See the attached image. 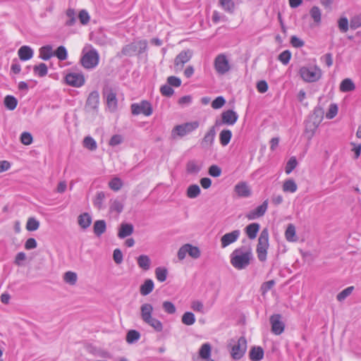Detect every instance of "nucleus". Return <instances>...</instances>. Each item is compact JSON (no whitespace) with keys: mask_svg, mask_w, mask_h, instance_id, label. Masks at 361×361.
Here are the masks:
<instances>
[{"mask_svg":"<svg viewBox=\"0 0 361 361\" xmlns=\"http://www.w3.org/2000/svg\"><path fill=\"white\" fill-rule=\"evenodd\" d=\"M253 257L252 249L250 247L241 246L235 249L230 255L231 265L238 270L247 267Z\"/></svg>","mask_w":361,"mask_h":361,"instance_id":"f257e3e1","label":"nucleus"},{"mask_svg":"<svg viewBox=\"0 0 361 361\" xmlns=\"http://www.w3.org/2000/svg\"><path fill=\"white\" fill-rule=\"evenodd\" d=\"M154 308L149 303H144L140 306V317L144 323L149 325L157 332L163 330V324L161 321L153 317Z\"/></svg>","mask_w":361,"mask_h":361,"instance_id":"f03ea898","label":"nucleus"},{"mask_svg":"<svg viewBox=\"0 0 361 361\" xmlns=\"http://www.w3.org/2000/svg\"><path fill=\"white\" fill-rule=\"evenodd\" d=\"M269 230L265 228L260 233L256 247L257 258L262 262L267 260L268 249L269 247Z\"/></svg>","mask_w":361,"mask_h":361,"instance_id":"7ed1b4c3","label":"nucleus"},{"mask_svg":"<svg viewBox=\"0 0 361 361\" xmlns=\"http://www.w3.org/2000/svg\"><path fill=\"white\" fill-rule=\"evenodd\" d=\"M200 126L198 121L186 122L180 125L176 126L171 130V137L173 139L183 137L197 129Z\"/></svg>","mask_w":361,"mask_h":361,"instance_id":"20e7f679","label":"nucleus"},{"mask_svg":"<svg viewBox=\"0 0 361 361\" xmlns=\"http://www.w3.org/2000/svg\"><path fill=\"white\" fill-rule=\"evenodd\" d=\"M299 73L302 80L307 82L318 81L322 75V70L317 66H302L300 68Z\"/></svg>","mask_w":361,"mask_h":361,"instance_id":"39448f33","label":"nucleus"},{"mask_svg":"<svg viewBox=\"0 0 361 361\" xmlns=\"http://www.w3.org/2000/svg\"><path fill=\"white\" fill-rule=\"evenodd\" d=\"M99 61V55L94 49H91L83 54L80 59L82 66L86 69H93L97 66Z\"/></svg>","mask_w":361,"mask_h":361,"instance_id":"423d86ee","label":"nucleus"},{"mask_svg":"<svg viewBox=\"0 0 361 361\" xmlns=\"http://www.w3.org/2000/svg\"><path fill=\"white\" fill-rule=\"evenodd\" d=\"M104 96L106 97V105L111 111H114L118 105L116 91L111 86L106 85L103 90Z\"/></svg>","mask_w":361,"mask_h":361,"instance_id":"0eeeda50","label":"nucleus"},{"mask_svg":"<svg viewBox=\"0 0 361 361\" xmlns=\"http://www.w3.org/2000/svg\"><path fill=\"white\" fill-rule=\"evenodd\" d=\"M247 350V341L244 337H240L237 342H235L231 350V355L235 360L240 359Z\"/></svg>","mask_w":361,"mask_h":361,"instance_id":"6e6552de","label":"nucleus"},{"mask_svg":"<svg viewBox=\"0 0 361 361\" xmlns=\"http://www.w3.org/2000/svg\"><path fill=\"white\" fill-rule=\"evenodd\" d=\"M147 47L145 40H140L130 43L123 48L122 52L124 55H133L135 53L144 52Z\"/></svg>","mask_w":361,"mask_h":361,"instance_id":"1a4fd4ad","label":"nucleus"},{"mask_svg":"<svg viewBox=\"0 0 361 361\" xmlns=\"http://www.w3.org/2000/svg\"><path fill=\"white\" fill-rule=\"evenodd\" d=\"M130 108L133 115L143 114L146 116H149L152 115L153 112L151 104L146 100H143L140 103H134L131 104Z\"/></svg>","mask_w":361,"mask_h":361,"instance_id":"9d476101","label":"nucleus"},{"mask_svg":"<svg viewBox=\"0 0 361 361\" xmlns=\"http://www.w3.org/2000/svg\"><path fill=\"white\" fill-rule=\"evenodd\" d=\"M192 56V51L190 49L180 51L174 59V71L176 73L181 71L184 65L188 63Z\"/></svg>","mask_w":361,"mask_h":361,"instance_id":"9b49d317","label":"nucleus"},{"mask_svg":"<svg viewBox=\"0 0 361 361\" xmlns=\"http://www.w3.org/2000/svg\"><path fill=\"white\" fill-rule=\"evenodd\" d=\"M214 66L216 73L219 75H224L229 71L231 67L226 55L219 54L214 59Z\"/></svg>","mask_w":361,"mask_h":361,"instance_id":"f8f14e48","label":"nucleus"},{"mask_svg":"<svg viewBox=\"0 0 361 361\" xmlns=\"http://www.w3.org/2000/svg\"><path fill=\"white\" fill-rule=\"evenodd\" d=\"M238 118V116L236 112L233 110H227L221 114V121L216 120L215 121V126H220L221 123L233 126L234 125Z\"/></svg>","mask_w":361,"mask_h":361,"instance_id":"ddd939ff","label":"nucleus"},{"mask_svg":"<svg viewBox=\"0 0 361 361\" xmlns=\"http://www.w3.org/2000/svg\"><path fill=\"white\" fill-rule=\"evenodd\" d=\"M65 80L68 85L80 87L85 84V80L81 73H69L65 77Z\"/></svg>","mask_w":361,"mask_h":361,"instance_id":"4468645a","label":"nucleus"},{"mask_svg":"<svg viewBox=\"0 0 361 361\" xmlns=\"http://www.w3.org/2000/svg\"><path fill=\"white\" fill-rule=\"evenodd\" d=\"M271 325V331L276 335L281 334L285 329V324L281 320V315L279 314H273L269 319Z\"/></svg>","mask_w":361,"mask_h":361,"instance_id":"2eb2a0df","label":"nucleus"},{"mask_svg":"<svg viewBox=\"0 0 361 361\" xmlns=\"http://www.w3.org/2000/svg\"><path fill=\"white\" fill-rule=\"evenodd\" d=\"M215 127V126L210 127L202 139L200 145L203 149H209L212 148L216 137Z\"/></svg>","mask_w":361,"mask_h":361,"instance_id":"dca6fc26","label":"nucleus"},{"mask_svg":"<svg viewBox=\"0 0 361 361\" xmlns=\"http://www.w3.org/2000/svg\"><path fill=\"white\" fill-rule=\"evenodd\" d=\"M240 235V230H234L222 235L220 240L221 248H225L231 244L236 242L238 240Z\"/></svg>","mask_w":361,"mask_h":361,"instance_id":"f3484780","label":"nucleus"},{"mask_svg":"<svg viewBox=\"0 0 361 361\" xmlns=\"http://www.w3.org/2000/svg\"><path fill=\"white\" fill-rule=\"evenodd\" d=\"M268 208V200H266L263 202V203L256 207L255 209L250 211L247 214L246 217L249 220H254L258 219L266 213Z\"/></svg>","mask_w":361,"mask_h":361,"instance_id":"a211bd4d","label":"nucleus"},{"mask_svg":"<svg viewBox=\"0 0 361 361\" xmlns=\"http://www.w3.org/2000/svg\"><path fill=\"white\" fill-rule=\"evenodd\" d=\"M235 193L242 197H247L251 195V190L245 182H240L234 187Z\"/></svg>","mask_w":361,"mask_h":361,"instance_id":"6ab92c4d","label":"nucleus"},{"mask_svg":"<svg viewBox=\"0 0 361 361\" xmlns=\"http://www.w3.org/2000/svg\"><path fill=\"white\" fill-rule=\"evenodd\" d=\"M99 103V94L97 91H92L90 93L87 99L86 106L87 108L95 110L98 108V105Z\"/></svg>","mask_w":361,"mask_h":361,"instance_id":"aec40b11","label":"nucleus"},{"mask_svg":"<svg viewBox=\"0 0 361 361\" xmlns=\"http://www.w3.org/2000/svg\"><path fill=\"white\" fill-rule=\"evenodd\" d=\"M133 231L134 227L131 224L122 223L118 232V237L121 239L125 238L130 235Z\"/></svg>","mask_w":361,"mask_h":361,"instance_id":"412c9836","label":"nucleus"},{"mask_svg":"<svg viewBox=\"0 0 361 361\" xmlns=\"http://www.w3.org/2000/svg\"><path fill=\"white\" fill-rule=\"evenodd\" d=\"M202 164L196 160H190L186 164V171L191 175H197L202 169Z\"/></svg>","mask_w":361,"mask_h":361,"instance_id":"4be33fe9","label":"nucleus"},{"mask_svg":"<svg viewBox=\"0 0 361 361\" xmlns=\"http://www.w3.org/2000/svg\"><path fill=\"white\" fill-rule=\"evenodd\" d=\"M18 54L21 61H27L32 58L33 50L30 47L25 45L18 49Z\"/></svg>","mask_w":361,"mask_h":361,"instance_id":"5701e85b","label":"nucleus"},{"mask_svg":"<svg viewBox=\"0 0 361 361\" xmlns=\"http://www.w3.org/2000/svg\"><path fill=\"white\" fill-rule=\"evenodd\" d=\"M154 284L152 279H146L144 283L140 287V294L143 296H146L151 293L154 290Z\"/></svg>","mask_w":361,"mask_h":361,"instance_id":"b1692460","label":"nucleus"},{"mask_svg":"<svg viewBox=\"0 0 361 361\" xmlns=\"http://www.w3.org/2000/svg\"><path fill=\"white\" fill-rule=\"evenodd\" d=\"M123 209V201L118 198L112 199L109 202V210L111 212L120 214Z\"/></svg>","mask_w":361,"mask_h":361,"instance_id":"393cba45","label":"nucleus"},{"mask_svg":"<svg viewBox=\"0 0 361 361\" xmlns=\"http://www.w3.org/2000/svg\"><path fill=\"white\" fill-rule=\"evenodd\" d=\"M260 226L257 223H252L245 227V233L250 239H255L259 232Z\"/></svg>","mask_w":361,"mask_h":361,"instance_id":"a878e982","label":"nucleus"},{"mask_svg":"<svg viewBox=\"0 0 361 361\" xmlns=\"http://www.w3.org/2000/svg\"><path fill=\"white\" fill-rule=\"evenodd\" d=\"M106 229V224L104 220L95 221L93 225L94 233L97 236L102 235Z\"/></svg>","mask_w":361,"mask_h":361,"instance_id":"bb28decb","label":"nucleus"},{"mask_svg":"<svg viewBox=\"0 0 361 361\" xmlns=\"http://www.w3.org/2000/svg\"><path fill=\"white\" fill-rule=\"evenodd\" d=\"M310 15L316 25H320L322 22V11L318 6H314L312 7L310 11Z\"/></svg>","mask_w":361,"mask_h":361,"instance_id":"cd10ccee","label":"nucleus"},{"mask_svg":"<svg viewBox=\"0 0 361 361\" xmlns=\"http://www.w3.org/2000/svg\"><path fill=\"white\" fill-rule=\"evenodd\" d=\"M78 222L82 228L86 229L92 223V217L88 213H83L78 216Z\"/></svg>","mask_w":361,"mask_h":361,"instance_id":"c85d7f7f","label":"nucleus"},{"mask_svg":"<svg viewBox=\"0 0 361 361\" xmlns=\"http://www.w3.org/2000/svg\"><path fill=\"white\" fill-rule=\"evenodd\" d=\"M137 264L143 270H149L151 267V260L146 255H140L137 259Z\"/></svg>","mask_w":361,"mask_h":361,"instance_id":"c756f323","label":"nucleus"},{"mask_svg":"<svg viewBox=\"0 0 361 361\" xmlns=\"http://www.w3.org/2000/svg\"><path fill=\"white\" fill-rule=\"evenodd\" d=\"M156 279L158 281L162 283L164 282L168 276V269L164 267H158L154 271Z\"/></svg>","mask_w":361,"mask_h":361,"instance_id":"7c9ffc66","label":"nucleus"},{"mask_svg":"<svg viewBox=\"0 0 361 361\" xmlns=\"http://www.w3.org/2000/svg\"><path fill=\"white\" fill-rule=\"evenodd\" d=\"M264 357V350L261 347H253L250 351V358L252 361H259Z\"/></svg>","mask_w":361,"mask_h":361,"instance_id":"2f4dec72","label":"nucleus"},{"mask_svg":"<svg viewBox=\"0 0 361 361\" xmlns=\"http://www.w3.org/2000/svg\"><path fill=\"white\" fill-rule=\"evenodd\" d=\"M232 133L228 129L222 130L219 133V141L222 146H226L231 141Z\"/></svg>","mask_w":361,"mask_h":361,"instance_id":"473e14b6","label":"nucleus"},{"mask_svg":"<svg viewBox=\"0 0 361 361\" xmlns=\"http://www.w3.org/2000/svg\"><path fill=\"white\" fill-rule=\"evenodd\" d=\"M355 89V85L350 78H345L340 84V90L343 92H351Z\"/></svg>","mask_w":361,"mask_h":361,"instance_id":"72a5a7b5","label":"nucleus"},{"mask_svg":"<svg viewBox=\"0 0 361 361\" xmlns=\"http://www.w3.org/2000/svg\"><path fill=\"white\" fill-rule=\"evenodd\" d=\"M212 348L209 343H205L201 346L199 355L201 360L210 359Z\"/></svg>","mask_w":361,"mask_h":361,"instance_id":"f704fd0d","label":"nucleus"},{"mask_svg":"<svg viewBox=\"0 0 361 361\" xmlns=\"http://www.w3.org/2000/svg\"><path fill=\"white\" fill-rule=\"evenodd\" d=\"M285 238L288 242H295L297 240L295 227L293 224H288L285 231Z\"/></svg>","mask_w":361,"mask_h":361,"instance_id":"c9c22d12","label":"nucleus"},{"mask_svg":"<svg viewBox=\"0 0 361 361\" xmlns=\"http://www.w3.org/2000/svg\"><path fill=\"white\" fill-rule=\"evenodd\" d=\"M52 56L54 52L52 47L49 45L44 46L39 49V57L44 60H49Z\"/></svg>","mask_w":361,"mask_h":361,"instance_id":"e433bc0d","label":"nucleus"},{"mask_svg":"<svg viewBox=\"0 0 361 361\" xmlns=\"http://www.w3.org/2000/svg\"><path fill=\"white\" fill-rule=\"evenodd\" d=\"M298 185L293 179H288L283 184V190L285 192L293 193L296 192Z\"/></svg>","mask_w":361,"mask_h":361,"instance_id":"4c0bfd02","label":"nucleus"},{"mask_svg":"<svg viewBox=\"0 0 361 361\" xmlns=\"http://www.w3.org/2000/svg\"><path fill=\"white\" fill-rule=\"evenodd\" d=\"M106 195L104 192H98L93 200L94 206L98 209H102L104 207V201Z\"/></svg>","mask_w":361,"mask_h":361,"instance_id":"58836bf2","label":"nucleus"},{"mask_svg":"<svg viewBox=\"0 0 361 361\" xmlns=\"http://www.w3.org/2000/svg\"><path fill=\"white\" fill-rule=\"evenodd\" d=\"M201 190L198 185L193 184L190 185L186 191V195L190 199H194L198 197L200 195Z\"/></svg>","mask_w":361,"mask_h":361,"instance_id":"ea45409f","label":"nucleus"},{"mask_svg":"<svg viewBox=\"0 0 361 361\" xmlns=\"http://www.w3.org/2000/svg\"><path fill=\"white\" fill-rule=\"evenodd\" d=\"M219 4L222 9L227 13H232L235 10L233 0H219Z\"/></svg>","mask_w":361,"mask_h":361,"instance_id":"a19ab883","label":"nucleus"},{"mask_svg":"<svg viewBox=\"0 0 361 361\" xmlns=\"http://www.w3.org/2000/svg\"><path fill=\"white\" fill-rule=\"evenodd\" d=\"M63 280L66 283L71 286H74L78 280L77 274L71 271H66L63 274Z\"/></svg>","mask_w":361,"mask_h":361,"instance_id":"79ce46f5","label":"nucleus"},{"mask_svg":"<svg viewBox=\"0 0 361 361\" xmlns=\"http://www.w3.org/2000/svg\"><path fill=\"white\" fill-rule=\"evenodd\" d=\"M196 321L195 314L191 312H185L181 318V322L183 324L187 326H191L195 324Z\"/></svg>","mask_w":361,"mask_h":361,"instance_id":"37998d69","label":"nucleus"},{"mask_svg":"<svg viewBox=\"0 0 361 361\" xmlns=\"http://www.w3.org/2000/svg\"><path fill=\"white\" fill-rule=\"evenodd\" d=\"M140 338V334L136 330H130L126 334V341L130 344L137 342Z\"/></svg>","mask_w":361,"mask_h":361,"instance_id":"c03bdc74","label":"nucleus"},{"mask_svg":"<svg viewBox=\"0 0 361 361\" xmlns=\"http://www.w3.org/2000/svg\"><path fill=\"white\" fill-rule=\"evenodd\" d=\"M5 106L9 110H14L18 104L17 99L11 95H7L4 98Z\"/></svg>","mask_w":361,"mask_h":361,"instance_id":"a18cd8bd","label":"nucleus"},{"mask_svg":"<svg viewBox=\"0 0 361 361\" xmlns=\"http://www.w3.org/2000/svg\"><path fill=\"white\" fill-rule=\"evenodd\" d=\"M83 146L91 151H94L97 148L96 141L91 136H86L84 138Z\"/></svg>","mask_w":361,"mask_h":361,"instance_id":"49530a36","label":"nucleus"},{"mask_svg":"<svg viewBox=\"0 0 361 361\" xmlns=\"http://www.w3.org/2000/svg\"><path fill=\"white\" fill-rule=\"evenodd\" d=\"M123 186L121 178L115 177L109 182V187L114 191H118Z\"/></svg>","mask_w":361,"mask_h":361,"instance_id":"de8ad7c7","label":"nucleus"},{"mask_svg":"<svg viewBox=\"0 0 361 361\" xmlns=\"http://www.w3.org/2000/svg\"><path fill=\"white\" fill-rule=\"evenodd\" d=\"M186 247H187L188 254L189 255V256H190L191 257H192L194 259H197L200 257V250L197 247L193 246L191 244L187 243Z\"/></svg>","mask_w":361,"mask_h":361,"instance_id":"09e8293b","label":"nucleus"},{"mask_svg":"<svg viewBox=\"0 0 361 361\" xmlns=\"http://www.w3.org/2000/svg\"><path fill=\"white\" fill-rule=\"evenodd\" d=\"M34 72L39 77H44L47 74L48 69L45 63H41L37 66H35L33 68Z\"/></svg>","mask_w":361,"mask_h":361,"instance_id":"8fccbe9b","label":"nucleus"},{"mask_svg":"<svg viewBox=\"0 0 361 361\" xmlns=\"http://www.w3.org/2000/svg\"><path fill=\"white\" fill-rule=\"evenodd\" d=\"M39 227V222L35 218L30 217L27 219L26 229L29 231H35Z\"/></svg>","mask_w":361,"mask_h":361,"instance_id":"3c124183","label":"nucleus"},{"mask_svg":"<svg viewBox=\"0 0 361 361\" xmlns=\"http://www.w3.org/2000/svg\"><path fill=\"white\" fill-rule=\"evenodd\" d=\"M54 56H56L60 61H64L68 57V52L65 47L60 46L54 52Z\"/></svg>","mask_w":361,"mask_h":361,"instance_id":"603ef678","label":"nucleus"},{"mask_svg":"<svg viewBox=\"0 0 361 361\" xmlns=\"http://www.w3.org/2000/svg\"><path fill=\"white\" fill-rule=\"evenodd\" d=\"M190 307L196 312H200L201 314L205 313L204 304L200 300H195L192 301Z\"/></svg>","mask_w":361,"mask_h":361,"instance_id":"864d4df0","label":"nucleus"},{"mask_svg":"<svg viewBox=\"0 0 361 361\" xmlns=\"http://www.w3.org/2000/svg\"><path fill=\"white\" fill-rule=\"evenodd\" d=\"M354 289L353 286H349L344 290H343L341 292H340L337 296L336 298L338 301L341 302L344 300L347 297H348L353 292Z\"/></svg>","mask_w":361,"mask_h":361,"instance_id":"5fc2aeb1","label":"nucleus"},{"mask_svg":"<svg viewBox=\"0 0 361 361\" xmlns=\"http://www.w3.org/2000/svg\"><path fill=\"white\" fill-rule=\"evenodd\" d=\"M297 165H298V161H297L295 157H290V159L288 161L286 168H285L286 173L287 174H290L293 171V170L297 166Z\"/></svg>","mask_w":361,"mask_h":361,"instance_id":"6e6d98bb","label":"nucleus"},{"mask_svg":"<svg viewBox=\"0 0 361 361\" xmlns=\"http://www.w3.org/2000/svg\"><path fill=\"white\" fill-rule=\"evenodd\" d=\"M291 58V53L289 50H285L279 55V60L284 65H287Z\"/></svg>","mask_w":361,"mask_h":361,"instance_id":"4d7b16f0","label":"nucleus"},{"mask_svg":"<svg viewBox=\"0 0 361 361\" xmlns=\"http://www.w3.org/2000/svg\"><path fill=\"white\" fill-rule=\"evenodd\" d=\"M313 118V116H312L310 119V121H307L306 124V130L311 131L312 134L314 133V130L317 129V128L319 126V124L321 121V118H319L316 121H313L312 123H311V120Z\"/></svg>","mask_w":361,"mask_h":361,"instance_id":"13d9d810","label":"nucleus"},{"mask_svg":"<svg viewBox=\"0 0 361 361\" xmlns=\"http://www.w3.org/2000/svg\"><path fill=\"white\" fill-rule=\"evenodd\" d=\"M348 20L346 17L341 18L338 21V26L342 32H346L348 30Z\"/></svg>","mask_w":361,"mask_h":361,"instance_id":"bf43d9fd","label":"nucleus"},{"mask_svg":"<svg viewBox=\"0 0 361 361\" xmlns=\"http://www.w3.org/2000/svg\"><path fill=\"white\" fill-rule=\"evenodd\" d=\"M66 16L68 18L66 25L68 26L74 25L76 21L75 11L73 8H68L66 11Z\"/></svg>","mask_w":361,"mask_h":361,"instance_id":"052dcab7","label":"nucleus"},{"mask_svg":"<svg viewBox=\"0 0 361 361\" xmlns=\"http://www.w3.org/2000/svg\"><path fill=\"white\" fill-rule=\"evenodd\" d=\"M20 142L25 145H30L32 144L33 138L32 135L28 132H23L20 135Z\"/></svg>","mask_w":361,"mask_h":361,"instance_id":"680f3d73","label":"nucleus"},{"mask_svg":"<svg viewBox=\"0 0 361 361\" xmlns=\"http://www.w3.org/2000/svg\"><path fill=\"white\" fill-rule=\"evenodd\" d=\"M164 310L168 314H174L176 311L175 305L170 301H164L162 304Z\"/></svg>","mask_w":361,"mask_h":361,"instance_id":"e2e57ef3","label":"nucleus"},{"mask_svg":"<svg viewBox=\"0 0 361 361\" xmlns=\"http://www.w3.org/2000/svg\"><path fill=\"white\" fill-rule=\"evenodd\" d=\"M221 169L217 165H212L208 170L209 174L214 178L219 177L221 175Z\"/></svg>","mask_w":361,"mask_h":361,"instance_id":"0e129e2a","label":"nucleus"},{"mask_svg":"<svg viewBox=\"0 0 361 361\" xmlns=\"http://www.w3.org/2000/svg\"><path fill=\"white\" fill-rule=\"evenodd\" d=\"M338 113V106L335 104H331L329 106V110L326 114V117L328 119H331L334 118Z\"/></svg>","mask_w":361,"mask_h":361,"instance_id":"69168bd1","label":"nucleus"},{"mask_svg":"<svg viewBox=\"0 0 361 361\" xmlns=\"http://www.w3.org/2000/svg\"><path fill=\"white\" fill-rule=\"evenodd\" d=\"M225 103L226 100L224 98L221 96H219L212 102V107L214 109H218L221 108L225 104Z\"/></svg>","mask_w":361,"mask_h":361,"instance_id":"338daca9","label":"nucleus"},{"mask_svg":"<svg viewBox=\"0 0 361 361\" xmlns=\"http://www.w3.org/2000/svg\"><path fill=\"white\" fill-rule=\"evenodd\" d=\"M350 26L352 29L355 30L361 26V15H357L351 18Z\"/></svg>","mask_w":361,"mask_h":361,"instance_id":"774afa93","label":"nucleus"}]
</instances>
